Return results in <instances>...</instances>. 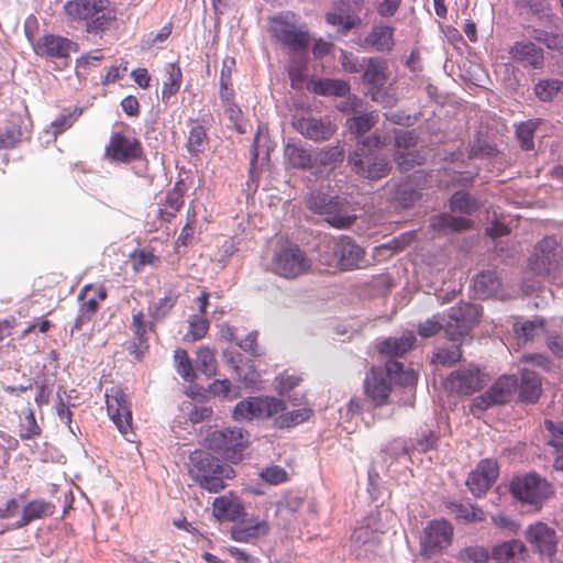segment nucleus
Wrapping results in <instances>:
<instances>
[{
	"label": "nucleus",
	"mask_w": 563,
	"mask_h": 563,
	"mask_svg": "<svg viewBox=\"0 0 563 563\" xmlns=\"http://www.w3.org/2000/svg\"><path fill=\"white\" fill-rule=\"evenodd\" d=\"M450 209L453 212L470 216L477 209V203L470 194L459 190L450 199Z\"/></svg>",
	"instance_id": "49530a36"
},
{
	"label": "nucleus",
	"mask_w": 563,
	"mask_h": 563,
	"mask_svg": "<svg viewBox=\"0 0 563 563\" xmlns=\"http://www.w3.org/2000/svg\"><path fill=\"white\" fill-rule=\"evenodd\" d=\"M563 88L559 79H542L534 85V93L541 101H551Z\"/></svg>",
	"instance_id": "3c124183"
},
{
	"label": "nucleus",
	"mask_w": 563,
	"mask_h": 563,
	"mask_svg": "<svg viewBox=\"0 0 563 563\" xmlns=\"http://www.w3.org/2000/svg\"><path fill=\"white\" fill-rule=\"evenodd\" d=\"M183 81V73L177 64H168L166 66V79L163 82L162 101L168 104L169 99L175 96L180 88Z\"/></svg>",
	"instance_id": "4c0bfd02"
},
{
	"label": "nucleus",
	"mask_w": 563,
	"mask_h": 563,
	"mask_svg": "<svg viewBox=\"0 0 563 563\" xmlns=\"http://www.w3.org/2000/svg\"><path fill=\"white\" fill-rule=\"evenodd\" d=\"M394 139L397 151L401 152H411L418 143V135L415 130L394 129Z\"/></svg>",
	"instance_id": "4d7b16f0"
},
{
	"label": "nucleus",
	"mask_w": 563,
	"mask_h": 563,
	"mask_svg": "<svg viewBox=\"0 0 563 563\" xmlns=\"http://www.w3.org/2000/svg\"><path fill=\"white\" fill-rule=\"evenodd\" d=\"M286 410L284 400L272 396H250L240 400L232 411L235 421L269 419Z\"/></svg>",
	"instance_id": "1a4fd4ad"
},
{
	"label": "nucleus",
	"mask_w": 563,
	"mask_h": 563,
	"mask_svg": "<svg viewBox=\"0 0 563 563\" xmlns=\"http://www.w3.org/2000/svg\"><path fill=\"white\" fill-rule=\"evenodd\" d=\"M508 53L510 59L523 68L541 69L544 66L543 48L529 40L515 42Z\"/></svg>",
	"instance_id": "4be33fe9"
},
{
	"label": "nucleus",
	"mask_w": 563,
	"mask_h": 563,
	"mask_svg": "<svg viewBox=\"0 0 563 563\" xmlns=\"http://www.w3.org/2000/svg\"><path fill=\"white\" fill-rule=\"evenodd\" d=\"M449 509L456 519L465 522H481L485 520V512L472 504L451 503Z\"/></svg>",
	"instance_id": "c03bdc74"
},
{
	"label": "nucleus",
	"mask_w": 563,
	"mask_h": 563,
	"mask_svg": "<svg viewBox=\"0 0 563 563\" xmlns=\"http://www.w3.org/2000/svg\"><path fill=\"white\" fill-rule=\"evenodd\" d=\"M306 207L336 229H347L356 220L352 203L340 195L313 190L306 199Z\"/></svg>",
	"instance_id": "7ed1b4c3"
},
{
	"label": "nucleus",
	"mask_w": 563,
	"mask_h": 563,
	"mask_svg": "<svg viewBox=\"0 0 563 563\" xmlns=\"http://www.w3.org/2000/svg\"><path fill=\"white\" fill-rule=\"evenodd\" d=\"M177 301V297L173 294H167L157 302L150 307V314L155 321H162L173 309Z\"/></svg>",
	"instance_id": "bf43d9fd"
},
{
	"label": "nucleus",
	"mask_w": 563,
	"mask_h": 563,
	"mask_svg": "<svg viewBox=\"0 0 563 563\" xmlns=\"http://www.w3.org/2000/svg\"><path fill=\"white\" fill-rule=\"evenodd\" d=\"M510 492L516 499L536 509H540L554 493L551 483L534 473L515 477L510 483Z\"/></svg>",
	"instance_id": "9d476101"
},
{
	"label": "nucleus",
	"mask_w": 563,
	"mask_h": 563,
	"mask_svg": "<svg viewBox=\"0 0 563 563\" xmlns=\"http://www.w3.org/2000/svg\"><path fill=\"white\" fill-rule=\"evenodd\" d=\"M333 250L339 257L341 271L358 269L366 263L364 249L351 236L341 235L334 239Z\"/></svg>",
	"instance_id": "6ab92c4d"
},
{
	"label": "nucleus",
	"mask_w": 563,
	"mask_h": 563,
	"mask_svg": "<svg viewBox=\"0 0 563 563\" xmlns=\"http://www.w3.org/2000/svg\"><path fill=\"white\" fill-rule=\"evenodd\" d=\"M334 239L322 241L317 249L318 260L322 265L339 268V257L334 253Z\"/></svg>",
	"instance_id": "680f3d73"
},
{
	"label": "nucleus",
	"mask_w": 563,
	"mask_h": 563,
	"mask_svg": "<svg viewBox=\"0 0 563 563\" xmlns=\"http://www.w3.org/2000/svg\"><path fill=\"white\" fill-rule=\"evenodd\" d=\"M292 126L303 137L313 142L328 141L336 131V125L332 123L329 117L302 115L294 119Z\"/></svg>",
	"instance_id": "f3484780"
},
{
	"label": "nucleus",
	"mask_w": 563,
	"mask_h": 563,
	"mask_svg": "<svg viewBox=\"0 0 563 563\" xmlns=\"http://www.w3.org/2000/svg\"><path fill=\"white\" fill-rule=\"evenodd\" d=\"M196 368L210 377L216 375L217 361L214 357V351L208 346H201L196 353Z\"/></svg>",
	"instance_id": "de8ad7c7"
},
{
	"label": "nucleus",
	"mask_w": 563,
	"mask_h": 563,
	"mask_svg": "<svg viewBox=\"0 0 563 563\" xmlns=\"http://www.w3.org/2000/svg\"><path fill=\"white\" fill-rule=\"evenodd\" d=\"M106 397L108 413L118 430L125 437L132 433V410L128 395L115 386L106 393Z\"/></svg>",
	"instance_id": "2eb2a0df"
},
{
	"label": "nucleus",
	"mask_w": 563,
	"mask_h": 563,
	"mask_svg": "<svg viewBox=\"0 0 563 563\" xmlns=\"http://www.w3.org/2000/svg\"><path fill=\"white\" fill-rule=\"evenodd\" d=\"M462 357L460 345L453 344L449 349H438L434 353L433 362L444 366H452Z\"/></svg>",
	"instance_id": "052dcab7"
},
{
	"label": "nucleus",
	"mask_w": 563,
	"mask_h": 563,
	"mask_svg": "<svg viewBox=\"0 0 563 563\" xmlns=\"http://www.w3.org/2000/svg\"><path fill=\"white\" fill-rule=\"evenodd\" d=\"M285 157L294 168L306 170L313 167L311 152L300 140L289 141L285 145Z\"/></svg>",
	"instance_id": "c85d7f7f"
},
{
	"label": "nucleus",
	"mask_w": 563,
	"mask_h": 563,
	"mask_svg": "<svg viewBox=\"0 0 563 563\" xmlns=\"http://www.w3.org/2000/svg\"><path fill=\"white\" fill-rule=\"evenodd\" d=\"M249 438V432L241 428H225L208 433L202 445L213 453L222 454L221 457H230L229 453L234 455L243 451Z\"/></svg>",
	"instance_id": "9b49d317"
},
{
	"label": "nucleus",
	"mask_w": 563,
	"mask_h": 563,
	"mask_svg": "<svg viewBox=\"0 0 563 563\" xmlns=\"http://www.w3.org/2000/svg\"><path fill=\"white\" fill-rule=\"evenodd\" d=\"M382 452L390 457H400L401 455H408L410 457L409 440L400 438L394 439Z\"/></svg>",
	"instance_id": "338daca9"
},
{
	"label": "nucleus",
	"mask_w": 563,
	"mask_h": 563,
	"mask_svg": "<svg viewBox=\"0 0 563 563\" xmlns=\"http://www.w3.org/2000/svg\"><path fill=\"white\" fill-rule=\"evenodd\" d=\"M273 37L290 52H305L310 44L309 33L305 25H298L296 15L284 12L271 19Z\"/></svg>",
	"instance_id": "423d86ee"
},
{
	"label": "nucleus",
	"mask_w": 563,
	"mask_h": 563,
	"mask_svg": "<svg viewBox=\"0 0 563 563\" xmlns=\"http://www.w3.org/2000/svg\"><path fill=\"white\" fill-rule=\"evenodd\" d=\"M439 435L434 431H422L416 438L409 439L410 456L428 454L438 446Z\"/></svg>",
	"instance_id": "79ce46f5"
},
{
	"label": "nucleus",
	"mask_w": 563,
	"mask_h": 563,
	"mask_svg": "<svg viewBox=\"0 0 563 563\" xmlns=\"http://www.w3.org/2000/svg\"><path fill=\"white\" fill-rule=\"evenodd\" d=\"M34 53L47 60H63L79 49L78 43L58 34H44L33 44Z\"/></svg>",
	"instance_id": "4468645a"
},
{
	"label": "nucleus",
	"mask_w": 563,
	"mask_h": 563,
	"mask_svg": "<svg viewBox=\"0 0 563 563\" xmlns=\"http://www.w3.org/2000/svg\"><path fill=\"white\" fill-rule=\"evenodd\" d=\"M269 523L266 519H250L245 523L235 525L230 529V537L236 542L249 543L269 533Z\"/></svg>",
	"instance_id": "a878e982"
},
{
	"label": "nucleus",
	"mask_w": 563,
	"mask_h": 563,
	"mask_svg": "<svg viewBox=\"0 0 563 563\" xmlns=\"http://www.w3.org/2000/svg\"><path fill=\"white\" fill-rule=\"evenodd\" d=\"M512 329L517 339L522 343H527L544 333L545 322L543 318L534 317L531 320L526 319L516 321Z\"/></svg>",
	"instance_id": "72a5a7b5"
},
{
	"label": "nucleus",
	"mask_w": 563,
	"mask_h": 563,
	"mask_svg": "<svg viewBox=\"0 0 563 563\" xmlns=\"http://www.w3.org/2000/svg\"><path fill=\"white\" fill-rule=\"evenodd\" d=\"M517 389L520 401L536 404L541 395V377L534 371L522 368Z\"/></svg>",
	"instance_id": "cd10ccee"
},
{
	"label": "nucleus",
	"mask_w": 563,
	"mask_h": 563,
	"mask_svg": "<svg viewBox=\"0 0 563 563\" xmlns=\"http://www.w3.org/2000/svg\"><path fill=\"white\" fill-rule=\"evenodd\" d=\"M213 516L221 521H236L244 517V506L233 493L217 497L212 504Z\"/></svg>",
	"instance_id": "393cba45"
},
{
	"label": "nucleus",
	"mask_w": 563,
	"mask_h": 563,
	"mask_svg": "<svg viewBox=\"0 0 563 563\" xmlns=\"http://www.w3.org/2000/svg\"><path fill=\"white\" fill-rule=\"evenodd\" d=\"M56 506L45 499H33L24 505L22 515L15 522L16 529L24 528L31 522L53 516Z\"/></svg>",
	"instance_id": "bb28decb"
},
{
	"label": "nucleus",
	"mask_w": 563,
	"mask_h": 563,
	"mask_svg": "<svg viewBox=\"0 0 563 563\" xmlns=\"http://www.w3.org/2000/svg\"><path fill=\"white\" fill-rule=\"evenodd\" d=\"M376 121L377 114L374 111H355L352 117L347 118L346 126L352 134L361 136L367 133L374 126Z\"/></svg>",
	"instance_id": "58836bf2"
},
{
	"label": "nucleus",
	"mask_w": 563,
	"mask_h": 563,
	"mask_svg": "<svg viewBox=\"0 0 563 563\" xmlns=\"http://www.w3.org/2000/svg\"><path fill=\"white\" fill-rule=\"evenodd\" d=\"M174 358L176 362L177 373L186 382L192 383L196 378V374L187 352L183 349H177L175 351Z\"/></svg>",
	"instance_id": "864d4df0"
},
{
	"label": "nucleus",
	"mask_w": 563,
	"mask_h": 563,
	"mask_svg": "<svg viewBox=\"0 0 563 563\" xmlns=\"http://www.w3.org/2000/svg\"><path fill=\"white\" fill-rule=\"evenodd\" d=\"M525 536L541 555H545L552 561L558 547V536L553 528L544 522H536L527 528Z\"/></svg>",
	"instance_id": "aec40b11"
},
{
	"label": "nucleus",
	"mask_w": 563,
	"mask_h": 563,
	"mask_svg": "<svg viewBox=\"0 0 563 563\" xmlns=\"http://www.w3.org/2000/svg\"><path fill=\"white\" fill-rule=\"evenodd\" d=\"M260 478L269 485H280L289 479V475L282 466L272 464L262 468Z\"/></svg>",
	"instance_id": "13d9d810"
},
{
	"label": "nucleus",
	"mask_w": 563,
	"mask_h": 563,
	"mask_svg": "<svg viewBox=\"0 0 563 563\" xmlns=\"http://www.w3.org/2000/svg\"><path fill=\"white\" fill-rule=\"evenodd\" d=\"M499 473L497 460H481L468 475L466 485L475 497H481L490 488Z\"/></svg>",
	"instance_id": "412c9836"
},
{
	"label": "nucleus",
	"mask_w": 563,
	"mask_h": 563,
	"mask_svg": "<svg viewBox=\"0 0 563 563\" xmlns=\"http://www.w3.org/2000/svg\"><path fill=\"white\" fill-rule=\"evenodd\" d=\"M541 122V119H530L515 125L516 137L523 151H532L534 148V133Z\"/></svg>",
	"instance_id": "a19ab883"
},
{
	"label": "nucleus",
	"mask_w": 563,
	"mask_h": 563,
	"mask_svg": "<svg viewBox=\"0 0 563 563\" xmlns=\"http://www.w3.org/2000/svg\"><path fill=\"white\" fill-rule=\"evenodd\" d=\"M393 26L374 25L365 37V43L377 52H390L395 45Z\"/></svg>",
	"instance_id": "473e14b6"
},
{
	"label": "nucleus",
	"mask_w": 563,
	"mask_h": 563,
	"mask_svg": "<svg viewBox=\"0 0 563 563\" xmlns=\"http://www.w3.org/2000/svg\"><path fill=\"white\" fill-rule=\"evenodd\" d=\"M344 159V148L338 142L334 145L324 146L317 155L318 161L323 166H336Z\"/></svg>",
	"instance_id": "603ef678"
},
{
	"label": "nucleus",
	"mask_w": 563,
	"mask_h": 563,
	"mask_svg": "<svg viewBox=\"0 0 563 563\" xmlns=\"http://www.w3.org/2000/svg\"><path fill=\"white\" fill-rule=\"evenodd\" d=\"M424 161V155L417 150L411 152L397 151L395 153V162L401 173H409L416 166L422 165Z\"/></svg>",
	"instance_id": "09e8293b"
},
{
	"label": "nucleus",
	"mask_w": 563,
	"mask_h": 563,
	"mask_svg": "<svg viewBox=\"0 0 563 563\" xmlns=\"http://www.w3.org/2000/svg\"><path fill=\"white\" fill-rule=\"evenodd\" d=\"M184 205V189L180 181L168 190L165 195L164 201L158 209V217L166 222H169L176 217L177 212Z\"/></svg>",
	"instance_id": "7c9ffc66"
},
{
	"label": "nucleus",
	"mask_w": 563,
	"mask_h": 563,
	"mask_svg": "<svg viewBox=\"0 0 563 563\" xmlns=\"http://www.w3.org/2000/svg\"><path fill=\"white\" fill-rule=\"evenodd\" d=\"M310 267L311 262L306 253L291 242L278 245L272 258V271L287 279L306 274Z\"/></svg>",
	"instance_id": "6e6552de"
},
{
	"label": "nucleus",
	"mask_w": 563,
	"mask_h": 563,
	"mask_svg": "<svg viewBox=\"0 0 563 563\" xmlns=\"http://www.w3.org/2000/svg\"><path fill=\"white\" fill-rule=\"evenodd\" d=\"M313 92L319 96L344 97L350 92V85L342 79H319L313 82Z\"/></svg>",
	"instance_id": "ea45409f"
},
{
	"label": "nucleus",
	"mask_w": 563,
	"mask_h": 563,
	"mask_svg": "<svg viewBox=\"0 0 563 563\" xmlns=\"http://www.w3.org/2000/svg\"><path fill=\"white\" fill-rule=\"evenodd\" d=\"M227 460H191L188 466L190 477L210 493H218L225 487V479L234 476V470Z\"/></svg>",
	"instance_id": "0eeeda50"
},
{
	"label": "nucleus",
	"mask_w": 563,
	"mask_h": 563,
	"mask_svg": "<svg viewBox=\"0 0 563 563\" xmlns=\"http://www.w3.org/2000/svg\"><path fill=\"white\" fill-rule=\"evenodd\" d=\"M416 343V336L411 332L399 338H387L377 344V351L386 356L400 357L410 351Z\"/></svg>",
	"instance_id": "c756f323"
},
{
	"label": "nucleus",
	"mask_w": 563,
	"mask_h": 563,
	"mask_svg": "<svg viewBox=\"0 0 563 563\" xmlns=\"http://www.w3.org/2000/svg\"><path fill=\"white\" fill-rule=\"evenodd\" d=\"M104 159L113 164H132L143 162L144 168L135 172L137 176H144L147 172V158L142 142L132 134L128 125L121 131L111 133L104 147Z\"/></svg>",
	"instance_id": "39448f33"
},
{
	"label": "nucleus",
	"mask_w": 563,
	"mask_h": 563,
	"mask_svg": "<svg viewBox=\"0 0 563 563\" xmlns=\"http://www.w3.org/2000/svg\"><path fill=\"white\" fill-rule=\"evenodd\" d=\"M501 286L497 274L492 271H484L476 275L473 284L475 295L479 299H487L495 296Z\"/></svg>",
	"instance_id": "f704fd0d"
},
{
	"label": "nucleus",
	"mask_w": 563,
	"mask_h": 563,
	"mask_svg": "<svg viewBox=\"0 0 563 563\" xmlns=\"http://www.w3.org/2000/svg\"><path fill=\"white\" fill-rule=\"evenodd\" d=\"M421 195L418 189L410 183L398 185L394 190V200L402 208H409L420 199Z\"/></svg>",
	"instance_id": "8fccbe9b"
},
{
	"label": "nucleus",
	"mask_w": 563,
	"mask_h": 563,
	"mask_svg": "<svg viewBox=\"0 0 563 563\" xmlns=\"http://www.w3.org/2000/svg\"><path fill=\"white\" fill-rule=\"evenodd\" d=\"M189 328L188 334L191 335L192 340H200L207 334L209 322L203 317L195 316L189 322Z\"/></svg>",
	"instance_id": "774afa93"
},
{
	"label": "nucleus",
	"mask_w": 563,
	"mask_h": 563,
	"mask_svg": "<svg viewBox=\"0 0 563 563\" xmlns=\"http://www.w3.org/2000/svg\"><path fill=\"white\" fill-rule=\"evenodd\" d=\"M559 244L552 236L542 239L534 247V253L529 258V268L537 275H548L559 264Z\"/></svg>",
	"instance_id": "a211bd4d"
},
{
	"label": "nucleus",
	"mask_w": 563,
	"mask_h": 563,
	"mask_svg": "<svg viewBox=\"0 0 563 563\" xmlns=\"http://www.w3.org/2000/svg\"><path fill=\"white\" fill-rule=\"evenodd\" d=\"M22 135L20 125L11 123L0 133V147L10 148L15 146L22 140Z\"/></svg>",
	"instance_id": "0e129e2a"
},
{
	"label": "nucleus",
	"mask_w": 563,
	"mask_h": 563,
	"mask_svg": "<svg viewBox=\"0 0 563 563\" xmlns=\"http://www.w3.org/2000/svg\"><path fill=\"white\" fill-rule=\"evenodd\" d=\"M90 289L89 286H85L79 295L78 300L82 301L78 311V314L75 319L74 325L71 331H79L81 328L91 321L92 317L96 314V312L99 309V303L96 298H90L88 300H85L87 291Z\"/></svg>",
	"instance_id": "e433bc0d"
},
{
	"label": "nucleus",
	"mask_w": 563,
	"mask_h": 563,
	"mask_svg": "<svg viewBox=\"0 0 563 563\" xmlns=\"http://www.w3.org/2000/svg\"><path fill=\"white\" fill-rule=\"evenodd\" d=\"M351 551L356 559H363L374 552L380 542L379 533L369 523L361 525L351 534Z\"/></svg>",
	"instance_id": "b1692460"
},
{
	"label": "nucleus",
	"mask_w": 563,
	"mask_h": 563,
	"mask_svg": "<svg viewBox=\"0 0 563 563\" xmlns=\"http://www.w3.org/2000/svg\"><path fill=\"white\" fill-rule=\"evenodd\" d=\"M453 536L452 526L444 519H434L428 522L420 542V553L431 558L441 553L451 544Z\"/></svg>",
	"instance_id": "ddd939ff"
},
{
	"label": "nucleus",
	"mask_w": 563,
	"mask_h": 563,
	"mask_svg": "<svg viewBox=\"0 0 563 563\" xmlns=\"http://www.w3.org/2000/svg\"><path fill=\"white\" fill-rule=\"evenodd\" d=\"M518 379L515 375L500 376L485 393L475 397L472 402V412L485 410L510 401L517 390Z\"/></svg>",
	"instance_id": "f8f14e48"
},
{
	"label": "nucleus",
	"mask_w": 563,
	"mask_h": 563,
	"mask_svg": "<svg viewBox=\"0 0 563 563\" xmlns=\"http://www.w3.org/2000/svg\"><path fill=\"white\" fill-rule=\"evenodd\" d=\"M544 428L552 437V440H550L548 444L554 448L558 454L556 457H563V421L554 422L550 419H545Z\"/></svg>",
	"instance_id": "5fc2aeb1"
},
{
	"label": "nucleus",
	"mask_w": 563,
	"mask_h": 563,
	"mask_svg": "<svg viewBox=\"0 0 563 563\" xmlns=\"http://www.w3.org/2000/svg\"><path fill=\"white\" fill-rule=\"evenodd\" d=\"M64 11L71 22H85L89 33L109 29L114 19L109 0H69Z\"/></svg>",
	"instance_id": "20e7f679"
},
{
	"label": "nucleus",
	"mask_w": 563,
	"mask_h": 563,
	"mask_svg": "<svg viewBox=\"0 0 563 563\" xmlns=\"http://www.w3.org/2000/svg\"><path fill=\"white\" fill-rule=\"evenodd\" d=\"M364 390L366 397L373 401L374 406L386 404L391 391V383L387 379L383 367L373 366L366 373Z\"/></svg>",
	"instance_id": "5701e85b"
},
{
	"label": "nucleus",
	"mask_w": 563,
	"mask_h": 563,
	"mask_svg": "<svg viewBox=\"0 0 563 563\" xmlns=\"http://www.w3.org/2000/svg\"><path fill=\"white\" fill-rule=\"evenodd\" d=\"M472 221L465 217H456L450 213H441L430 219V227L442 233H454L471 228Z\"/></svg>",
	"instance_id": "2f4dec72"
},
{
	"label": "nucleus",
	"mask_w": 563,
	"mask_h": 563,
	"mask_svg": "<svg viewBox=\"0 0 563 563\" xmlns=\"http://www.w3.org/2000/svg\"><path fill=\"white\" fill-rule=\"evenodd\" d=\"M481 314L479 306L462 302L450 309L445 324L441 322L438 316H434L419 324L418 333L422 338H430L443 329L445 335L452 342L462 343L468 336L472 328L479 321Z\"/></svg>",
	"instance_id": "f03ea898"
},
{
	"label": "nucleus",
	"mask_w": 563,
	"mask_h": 563,
	"mask_svg": "<svg viewBox=\"0 0 563 563\" xmlns=\"http://www.w3.org/2000/svg\"><path fill=\"white\" fill-rule=\"evenodd\" d=\"M209 143L206 128L199 123H195L189 130L187 140V151L192 156H199L202 154Z\"/></svg>",
	"instance_id": "37998d69"
},
{
	"label": "nucleus",
	"mask_w": 563,
	"mask_h": 563,
	"mask_svg": "<svg viewBox=\"0 0 563 563\" xmlns=\"http://www.w3.org/2000/svg\"><path fill=\"white\" fill-rule=\"evenodd\" d=\"M305 504V497L298 492H288L284 495L283 499L277 504V510H287L289 512H298Z\"/></svg>",
	"instance_id": "e2e57ef3"
},
{
	"label": "nucleus",
	"mask_w": 563,
	"mask_h": 563,
	"mask_svg": "<svg viewBox=\"0 0 563 563\" xmlns=\"http://www.w3.org/2000/svg\"><path fill=\"white\" fill-rule=\"evenodd\" d=\"M390 136L375 132L357 144L349 155L351 169L360 177L377 180L386 177L391 168L389 159L379 152L388 145Z\"/></svg>",
	"instance_id": "f257e3e1"
},
{
	"label": "nucleus",
	"mask_w": 563,
	"mask_h": 563,
	"mask_svg": "<svg viewBox=\"0 0 563 563\" xmlns=\"http://www.w3.org/2000/svg\"><path fill=\"white\" fill-rule=\"evenodd\" d=\"M386 65L383 60L371 57L363 68V81L369 85L372 89L379 90L386 82Z\"/></svg>",
	"instance_id": "c9c22d12"
},
{
	"label": "nucleus",
	"mask_w": 563,
	"mask_h": 563,
	"mask_svg": "<svg viewBox=\"0 0 563 563\" xmlns=\"http://www.w3.org/2000/svg\"><path fill=\"white\" fill-rule=\"evenodd\" d=\"M484 384L485 375L474 365L453 371L445 379V388L460 395H471L481 389Z\"/></svg>",
	"instance_id": "dca6fc26"
},
{
	"label": "nucleus",
	"mask_w": 563,
	"mask_h": 563,
	"mask_svg": "<svg viewBox=\"0 0 563 563\" xmlns=\"http://www.w3.org/2000/svg\"><path fill=\"white\" fill-rule=\"evenodd\" d=\"M84 109L75 107L73 110L62 113L52 122L53 134L57 135L69 129L82 114Z\"/></svg>",
	"instance_id": "6e6d98bb"
},
{
	"label": "nucleus",
	"mask_w": 563,
	"mask_h": 563,
	"mask_svg": "<svg viewBox=\"0 0 563 563\" xmlns=\"http://www.w3.org/2000/svg\"><path fill=\"white\" fill-rule=\"evenodd\" d=\"M461 556L464 560L473 563H490V551L484 547L475 545L468 547L461 552Z\"/></svg>",
	"instance_id": "69168bd1"
},
{
	"label": "nucleus",
	"mask_w": 563,
	"mask_h": 563,
	"mask_svg": "<svg viewBox=\"0 0 563 563\" xmlns=\"http://www.w3.org/2000/svg\"><path fill=\"white\" fill-rule=\"evenodd\" d=\"M312 410L307 408L296 409L289 412L282 411L275 418V426L279 429L292 428L308 420Z\"/></svg>",
	"instance_id": "a18cd8bd"
}]
</instances>
